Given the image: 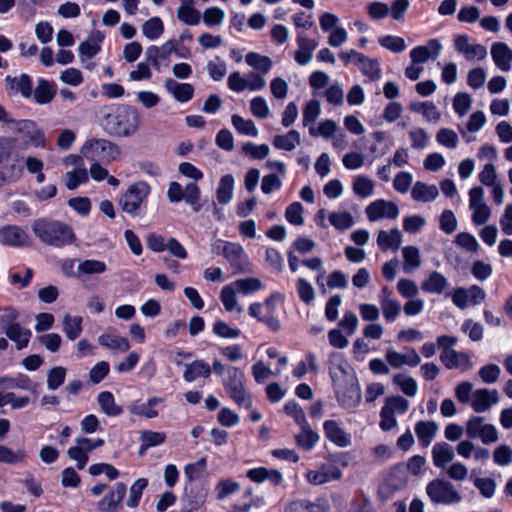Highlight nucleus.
<instances>
[{"label":"nucleus","mask_w":512,"mask_h":512,"mask_svg":"<svg viewBox=\"0 0 512 512\" xmlns=\"http://www.w3.org/2000/svg\"><path fill=\"white\" fill-rule=\"evenodd\" d=\"M4 81L9 95H20L24 99H30L32 97L33 82L28 74L22 73L14 77L8 75L5 77Z\"/></svg>","instance_id":"12"},{"label":"nucleus","mask_w":512,"mask_h":512,"mask_svg":"<svg viewBox=\"0 0 512 512\" xmlns=\"http://www.w3.org/2000/svg\"><path fill=\"white\" fill-rule=\"evenodd\" d=\"M243 380L244 372L238 367L229 366L226 370V375L222 380V384L226 392H229L234 388H239L242 386L244 384Z\"/></svg>","instance_id":"44"},{"label":"nucleus","mask_w":512,"mask_h":512,"mask_svg":"<svg viewBox=\"0 0 512 512\" xmlns=\"http://www.w3.org/2000/svg\"><path fill=\"white\" fill-rule=\"evenodd\" d=\"M432 460L437 468H445L448 463L454 459V450L451 445L446 442H438L432 447Z\"/></svg>","instance_id":"29"},{"label":"nucleus","mask_w":512,"mask_h":512,"mask_svg":"<svg viewBox=\"0 0 512 512\" xmlns=\"http://www.w3.org/2000/svg\"><path fill=\"white\" fill-rule=\"evenodd\" d=\"M240 489V484L231 479V478H225L218 481L215 487V491L217 494L218 500H224L228 496L234 494Z\"/></svg>","instance_id":"55"},{"label":"nucleus","mask_w":512,"mask_h":512,"mask_svg":"<svg viewBox=\"0 0 512 512\" xmlns=\"http://www.w3.org/2000/svg\"><path fill=\"white\" fill-rule=\"evenodd\" d=\"M82 321L81 316H70L66 314L63 317V331L69 340L73 341L81 335L83 330Z\"/></svg>","instance_id":"42"},{"label":"nucleus","mask_w":512,"mask_h":512,"mask_svg":"<svg viewBox=\"0 0 512 512\" xmlns=\"http://www.w3.org/2000/svg\"><path fill=\"white\" fill-rule=\"evenodd\" d=\"M87 181L88 173L85 168H75L65 174V185L69 190H74Z\"/></svg>","instance_id":"58"},{"label":"nucleus","mask_w":512,"mask_h":512,"mask_svg":"<svg viewBox=\"0 0 512 512\" xmlns=\"http://www.w3.org/2000/svg\"><path fill=\"white\" fill-rule=\"evenodd\" d=\"M6 336L15 343L16 348L21 350L27 347L32 336L30 329L22 327L19 323H11L5 329Z\"/></svg>","instance_id":"30"},{"label":"nucleus","mask_w":512,"mask_h":512,"mask_svg":"<svg viewBox=\"0 0 512 512\" xmlns=\"http://www.w3.org/2000/svg\"><path fill=\"white\" fill-rule=\"evenodd\" d=\"M207 489L203 484H186L182 496V511H197L206 501Z\"/></svg>","instance_id":"9"},{"label":"nucleus","mask_w":512,"mask_h":512,"mask_svg":"<svg viewBox=\"0 0 512 512\" xmlns=\"http://www.w3.org/2000/svg\"><path fill=\"white\" fill-rule=\"evenodd\" d=\"M441 51V44L438 40L432 39L426 45L417 46L410 52L414 64H422L429 59H436Z\"/></svg>","instance_id":"21"},{"label":"nucleus","mask_w":512,"mask_h":512,"mask_svg":"<svg viewBox=\"0 0 512 512\" xmlns=\"http://www.w3.org/2000/svg\"><path fill=\"white\" fill-rule=\"evenodd\" d=\"M385 358L387 363L395 369L401 368L403 365L416 367L421 362V358L414 348H410L405 354L399 353L395 350H388Z\"/></svg>","instance_id":"18"},{"label":"nucleus","mask_w":512,"mask_h":512,"mask_svg":"<svg viewBox=\"0 0 512 512\" xmlns=\"http://www.w3.org/2000/svg\"><path fill=\"white\" fill-rule=\"evenodd\" d=\"M285 512H324V510L320 504L302 499L291 502Z\"/></svg>","instance_id":"64"},{"label":"nucleus","mask_w":512,"mask_h":512,"mask_svg":"<svg viewBox=\"0 0 512 512\" xmlns=\"http://www.w3.org/2000/svg\"><path fill=\"white\" fill-rule=\"evenodd\" d=\"M212 331L215 335L224 339H237L241 335V330L231 327L221 319L215 320Z\"/></svg>","instance_id":"57"},{"label":"nucleus","mask_w":512,"mask_h":512,"mask_svg":"<svg viewBox=\"0 0 512 512\" xmlns=\"http://www.w3.org/2000/svg\"><path fill=\"white\" fill-rule=\"evenodd\" d=\"M246 63L254 69L266 74L272 67V61L269 57L255 52H249L246 55Z\"/></svg>","instance_id":"53"},{"label":"nucleus","mask_w":512,"mask_h":512,"mask_svg":"<svg viewBox=\"0 0 512 512\" xmlns=\"http://www.w3.org/2000/svg\"><path fill=\"white\" fill-rule=\"evenodd\" d=\"M29 236L24 229L17 225H5L0 228V244L9 247H24L28 245Z\"/></svg>","instance_id":"14"},{"label":"nucleus","mask_w":512,"mask_h":512,"mask_svg":"<svg viewBox=\"0 0 512 512\" xmlns=\"http://www.w3.org/2000/svg\"><path fill=\"white\" fill-rule=\"evenodd\" d=\"M438 195L439 191L435 185H428L421 181L415 182L411 190L412 198L419 202H432Z\"/></svg>","instance_id":"35"},{"label":"nucleus","mask_w":512,"mask_h":512,"mask_svg":"<svg viewBox=\"0 0 512 512\" xmlns=\"http://www.w3.org/2000/svg\"><path fill=\"white\" fill-rule=\"evenodd\" d=\"M383 408L391 413L405 414L409 409V401L402 396H388Z\"/></svg>","instance_id":"63"},{"label":"nucleus","mask_w":512,"mask_h":512,"mask_svg":"<svg viewBox=\"0 0 512 512\" xmlns=\"http://www.w3.org/2000/svg\"><path fill=\"white\" fill-rule=\"evenodd\" d=\"M178 19L186 25H197L201 20V14L191 5L182 4L177 10Z\"/></svg>","instance_id":"59"},{"label":"nucleus","mask_w":512,"mask_h":512,"mask_svg":"<svg viewBox=\"0 0 512 512\" xmlns=\"http://www.w3.org/2000/svg\"><path fill=\"white\" fill-rule=\"evenodd\" d=\"M325 437L337 447L345 448L351 445V434L346 432L337 421L326 420L323 423Z\"/></svg>","instance_id":"16"},{"label":"nucleus","mask_w":512,"mask_h":512,"mask_svg":"<svg viewBox=\"0 0 512 512\" xmlns=\"http://www.w3.org/2000/svg\"><path fill=\"white\" fill-rule=\"evenodd\" d=\"M231 122L240 134L256 137L259 133L255 123L251 119H244L240 115L234 114L231 117Z\"/></svg>","instance_id":"48"},{"label":"nucleus","mask_w":512,"mask_h":512,"mask_svg":"<svg viewBox=\"0 0 512 512\" xmlns=\"http://www.w3.org/2000/svg\"><path fill=\"white\" fill-rule=\"evenodd\" d=\"M353 192L361 197L368 198L373 195L374 183L373 181L364 175L357 176L353 181Z\"/></svg>","instance_id":"50"},{"label":"nucleus","mask_w":512,"mask_h":512,"mask_svg":"<svg viewBox=\"0 0 512 512\" xmlns=\"http://www.w3.org/2000/svg\"><path fill=\"white\" fill-rule=\"evenodd\" d=\"M356 65L371 80H378L381 77L380 65L375 59H370L363 55Z\"/></svg>","instance_id":"46"},{"label":"nucleus","mask_w":512,"mask_h":512,"mask_svg":"<svg viewBox=\"0 0 512 512\" xmlns=\"http://www.w3.org/2000/svg\"><path fill=\"white\" fill-rule=\"evenodd\" d=\"M300 433L295 435V442L297 446L304 451H311L318 443L320 436L317 432L312 430L309 423L300 426Z\"/></svg>","instance_id":"34"},{"label":"nucleus","mask_w":512,"mask_h":512,"mask_svg":"<svg viewBox=\"0 0 512 512\" xmlns=\"http://www.w3.org/2000/svg\"><path fill=\"white\" fill-rule=\"evenodd\" d=\"M16 139L0 136V187L18 181L23 168L14 157Z\"/></svg>","instance_id":"3"},{"label":"nucleus","mask_w":512,"mask_h":512,"mask_svg":"<svg viewBox=\"0 0 512 512\" xmlns=\"http://www.w3.org/2000/svg\"><path fill=\"white\" fill-rule=\"evenodd\" d=\"M32 231L45 245L62 248L76 241V235L71 226L50 218H39L33 221Z\"/></svg>","instance_id":"2"},{"label":"nucleus","mask_w":512,"mask_h":512,"mask_svg":"<svg viewBox=\"0 0 512 512\" xmlns=\"http://www.w3.org/2000/svg\"><path fill=\"white\" fill-rule=\"evenodd\" d=\"M222 253L235 271L243 272L247 269L249 259L244 248L239 243L225 242Z\"/></svg>","instance_id":"13"},{"label":"nucleus","mask_w":512,"mask_h":512,"mask_svg":"<svg viewBox=\"0 0 512 512\" xmlns=\"http://www.w3.org/2000/svg\"><path fill=\"white\" fill-rule=\"evenodd\" d=\"M305 478L312 485H323L331 481L340 480L342 478V471L336 465L323 463L319 470H308L305 473Z\"/></svg>","instance_id":"11"},{"label":"nucleus","mask_w":512,"mask_h":512,"mask_svg":"<svg viewBox=\"0 0 512 512\" xmlns=\"http://www.w3.org/2000/svg\"><path fill=\"white\" fill-rule=\"evenodd\" d=\"M98 343L110 350L124 353L129 350L130 344L127 338L111 333H104L98 337Z\"/></svg>","instance_id":"36"},{"label":"nucleus","mask_w":512,"mask_h":512,"mask_svg":"<svg viewBox=\"0 0 512 512\" xmlns=\"http://www.w3.org/2000/svg\"><path fill=\"white\" fill-rule=\"evenodd\" d=\"M438 429L439 426L435 421L420 420L416 422L414 431L419 445L423 448H427L435 438Z\"/></svg>","instance_id":"26"},{"label":"nucleus","mask_w":512,"mask_h":512,"mask_svg":"<svg viewBox=\"0 0 512 512\" xmlns=\"http://www.w3.org/2000/svg\"><path fill=\"white\" fill-rule=\"evenodd\" d=\"M236 293L237 290L232 284L224 286L221 290L220 298L225 310L228 312L236 310L238 313H241L243 311V308L238 305Z\"/></svg>","instance_id":"43"},{"label":"nucleus","mask_w":512,"mask_h":512,"mask_svg":"<svg viewBox=\"0 0 512 512\" xmlns=\"http://www.w3.org/2000/svg\"><path fill=\"white\" fill-rule=\"evenodd\" d=\"M140 115L130 105L110 104L100 108V126L110 136L130 137L140 127Z\"/></svg>","instance_id":"1"},{"label":"nucleus","mask_w":512,"mask_h":512,"mask_svg":"<svg viewBox=\"0 0 512 512\" xmlns=\"http://www.w3.org/2000/svg\"><path fill=\"white\" fill-rule=\"evenodd\" d=\"M491 55L495 65L502 71L511 69L512 50L504 43H495L491 47Z\"/></svg>","instance_id":"28"},{"label":"nucleus","mask_w":512,"mask_h":512,"mask_svg":"<svg viewBox=\"0 0 512 512\" xmlns=\"http://www.w3.org/2000/svg\"><path fill=\"white\" fill-rule=\"evenodd\" d=\"M210 375L211 367L203 359H197L184 365L183 378L188 383L194 382L198 378H209Z\"/></svg>","instance_id":"25"},{"label":"nucleus","mask_w":512,"mask_h":512,"mask_svg":"<svg viewBox=\"0 0 512 512\" xmlns=\"http://www.w3.org/2000/svg\"><path fill=\"white\" fill-rule=\"evenodd\" d=\"M26 459V452L23 449L13 451L7 446L0 445V463L4 464H18L24 462Z\"/></svg>","instance_id":"54"},{"label":"nucleus","mask_w":512,"mask_h":512,"mask_svg":"<svg viewBox=\"0 0 512 512\" xmlns=\"http://www.w3.org/2000/svg\"><path fill=\"white\" fill-rule=\"evenodd\" d=\"M66 379V369L62 366L52 367L47 373V389L54 391L58 389Z\"/></svg>","instance_id":"60"},{"label":"nucleus","mask_w":512,"mask_h":512,"mask_svg":"<svg viewBox=\"0 0 512 512\" xmlns=\"http://www.w3.org/2000/svg\"><path fill=\"white\" fill-rule=\"evenodd\" d=\"M440 360L447 369H461L462 371H469L473 368V363L470 356L466 352H459L452 350L440 354Z\"/></svg>","instance_id":"20"},{"label":"nucleus","mask_w":512,"mask_h":512,"mask_svg":"<svg viewBox=\"0 0 512 512\" xmlns=\"http://www.w3.org/2000/svg\"><path fill=\"white\" fill-rule=\"evenodd\" d=\"M403 269L406 273H411L421 265L419 249L415 246H406L402 249Z\"/></svg>","instance_id":"45"},{"label":"nucleus","mask_w":512,"mask_h":512,"mask_svg":"<svg viewBox=\"0 0 512 512\" xmlns=\"http://www.w3.org/2000/svg\"><path fill=\"white\" fill-rule=\"evenodd\" d=\"M246 476L255 483H262L269 481L274 486H278L283 481V476L280 471L276 469H268L266 467H258L249 469Z\"/></svg>","instance_id":"27"},{"label":"nucleus","mask_w":512,"mask_h":512,"mask_svg":"<svg viewBox=\"0 0 512 512\" xmlns=\"http://www.w3.org/2000/svg\"><path fill=\"white\" fill-rule=\"evenodd\" d=\"M207 462L205 457H201L196 462L188 463L184 467V475L187 484H194L193 481L200 478L203 471L206 469Z\"/></svg>","instance_id":"51"},{"label":"nucleus","mask_w":512,"mask_h":512,"mask_svg":"<svg viewBox=\"0 0 512 512\" xmlns=\"http://www.w3.org/2000/svg\"><path fill=\"white\" fill-rule=\"evenodd\" d=\"M33 386V381L25 374L0 378V390L21 389L29 391L32 390Z\"/></svg>","instance_id":"40"},{"label":"nucleus","mask_w":512,"mask_h":512,"mask_svg":"<svg viewBox=\"0 0 512 512\" xmlns=\"http://www.w3.org/2000/svg\"><path fill=\"white\" fill-rule=\"evenodd\" d=\"M14 132L19 134L23 147L33 146L35 148H44L46 145V137L44 132L38 128L33 120L22 119L17 120L14 124Z\"/></svg>","instance_id":"7"},{"label":"nucleus","mask_w":512,"mask_h":512,"mask_svg":"<svg viewBox=\"0 0 512 512\" xmlns=\"http://www.w3.org/2000/svg\"><path fill=\"white\" fill-rule=\"evenodd\" d=\"M328 364L330 378L333 386H336L339 382L340 376L347 374V363L342 354L333 352L329 355Z\"/></svg>","instance_id":"39"},{"label":"nucleus","mask_w":512,"mask_h":512,"mask_svg":"<svg viewBox=\"0 0 512 512\" xmlns=\"http://www.w3.org/2000/svg\"><path fill=\"white\" fill-rule=\"evenodd\" d=\"M499 402V393L496 389H477L473 392L471 407L476 413H483Z\"/></svg>","instance_id":"15"},{"label":"nucleus","mask_w":512,"mask_h":512,"mask_svg":"<svg viewBox=\"0 0 512 512\" xmlns=\"http://www.w3.org/2000/svg\"><path fill=\"white\" fill-rule=\"evenodd\" d=\"M127 487L123 482H116L112 490L98 502L102 512H116L126 495Z\"/></svg>","instance_id":"17"},{"label":"nucleus","mask_w":512,"mask_h":512,"mask_svg":"<svg viewBox=\"0 0 512 512\" xmlns=\"http://www.w3.org/2000/svg\"><path fill=\"white\" fill-rule=\"evenodd\" d=\"M107 270L105 262L96 259H86L80 261L77 270L76 278L84 280L87 276L102 274Z\"/></svg>","instance_id":"33"},{"label":"nucleus","mask_w":512,"mask_h":512,"mask_svg":"<svg viewBox=\"0 0 512 512\" xmlns=\"http://www.w3.org/2000/svg\"><path fill=\"white\" fill-rule=\"evenodd\" d=\"M202 18L207 28L214 29L222 24L225 12L219 7H209L204 11Z\"/></svg>","instance_id":"52"},{"label":"nucleus","mask_w":512,"mask_h":512,"mask_svg":"<svg viewBox=\"0 0 512 512\" xmlns=\"http://www.w3.org/2000/svg\"><path fill=\"white\" fill-rule=\"evenodd\" d=\"M301 137L297 130H290L284 135H276L273 138L272 144L279 150L292 151L300 145Z\"/></svg>","instance_id":"38"},{"label":"nucleus","mask_w":512,"mask_h":512,"mask_svg":"<svg viewBox=\"0 0 512 512\" xmlns=\"http://www.w3.org/2000/svg\"><path fill=\"white\" fill-rule=\"evenodd\" d=\"M150 192L149 184L144 181L132 184L119 199L122 210L132 217L140 216L146 208Z\"/></svg>","instance_id":"4"},{"label":"nucleus","mask_w":512,"mask_h":512,"mask_svg":"<svg viewBox=\"0 0 512 512\" xmlns=\"http://www.w3.org/2000/svg\"><path fill=\"white\" fill-rule=\"evenodd\" d=\"M393 383L400 387L401 391L409 397H413L417 394L418 384L416 380L410 376H404L402 374H396L393 377Z\"/></svg>","instance_id":"56"},{"label":"nucleus","mask_w":512,"mask_h":512,"mask_svg":"<svg viewBox=\"0 0 512 512\" xmlns=\"http://www.w3.org/2000/svg\"><path fill=\"white\" fill-rule=\"evenodd\" d=\"M57 93V86L54 82L48 81L44 78H38L37 85L33 89L34 101L39 105L50 103Z\"/></svg>","instance_id":"24"},{"label":"nucleus","mask_w":512,"mask_h":512,"mask_svg":"<svg viewBox=\"0 0 512 512\" xmlns=\"http://www.w3.org/2000/svg\"><path fill=\"white\" fill-rule=\"evenodd\" d=\"M238 293L249 295L263 288L262 282L255 277L237 279L232 283Z\"/></svg>","instance_id":"47"},{"label":"nucleus","mask_w":512,"mask_h":512,"mask_svg":"<svg viewBox=\"0 0 512 512\" xmlns=\"http://www.w3.org/2000/svg\"><path fill=\"white\" fill-rule=\"evenodd\" d=\"M365 213L368 219L374 222L382 218L396 219L399 215V209L394 202L377 199L365 208Z\"/></svg>","instance_id":"10"},{"label":"nucleus","mask_w":512,"mask_h":512,"mask_svg":"<svg viewBox=\"0 0 512 512\" xmlns=\"http://www.w3.org/2000/svg\"><path fill=\"white\" fill-rule=\"evenodd\" d=\"M148 486V479L146 478H138L131 485L129 490V497L126 501V505L130 508H136L139 505L140 499L142 497L143 491Z\"/></svg>","instance_id":"49"},{"label":"nucleus","mask_w":512,"mask_h":512,"mask_svg":"<svg viewBox=\"0 0 512 512\" xmlns=\"http://www.w3.org/2000/svg\"><path fill=\"white\" fill-rule=\"evenodd\" d=\"M436 141L439 145L448 149H455L458 145L457 133L449 128H441L436 134Z\"/></svg>","instance_id":"62"},{"label":"nucleus","mask_w":512,"mask_h":512,"mask_svg":"<svg viewBox=\"0 0 512 512\" xmlns=\"http://www.w3.org/2000/svg\"><path fill=\"white\" fill-rule=\"evenodd\" d=\"M382 314L386 322H394L401 312V304L396 299L383 300L380 303Z\"/></svg>","instance_id":"61"},{"label":"nucleus","mask_w":512,"mask_h":512,"mask_svg":"<svg viewBox=\"0 0 512 512\" xmlns=\"http://www.w3.org/2000/svg\"><path fill=\"white\" fill-rule=\"evenodd\" d=\"M426 494L433 504L454 505L462 500L454 485L440 478L433 479L426 485Z\"/></svg>","instance_id":"6"},{"label":"nucleus","mask_w":512,"mask_h":512,"mask_svg":"<svg viewBox=\"0 0 512 512\" xmlns=\"http://www.w3.org/2000/svg\"><path fill=\"white\" fill-rule=\"evenodd\" d=\"M448 286V279L442 273L433 271L428 278L422 282L421 289L431 294H442Z\"/></svg>","instance_id":"31"},{"label":"nucleus","mask_w":512,"mask_h":512,"mask_svg":"<svg viewBox=\"0 0 512 512\" xmlns=\"http://www.w3.org/2000/svg\"><path fill=\"white\" fill-rule=\"evenodd\" d=\"M164 87L166 91L180 103H186L194 96V87L189 83H180L169 78L165 80Z\"/></svg>","instance_id":"22"},{"label":"nucleus","mask_w":512,"mask_h":512,"mask_svg":"<svg viewBox=\"0 0 512 512\" xmlns=\"http://www.w3.org/2000/svg\"><path fill=\"white\" fill-rule=\"evenodd\" d=\"M298 49L295 51L294 58L299 65H307L313 58V52L318 46V42L307 36L299 34L297 37Z\"/></svg>","instance_id":"19"},{"label":"nucleus","mask_w":512,"mask_h":512,"mask_svg":"<svg viewBox=\"0 0 512 512\" xmlns=\"http://www.w3.org/2000/svg\"><path fill=\"white\" fill-rule=\"evenodd\" d=\"M402 242V235L397 228L390 231L381 230L377 236V244L382 251L394 250L396 251Z\"/></svg>","instance_id":"32"},{"label":"nucleus","mask_w":512,"mask_h":512,"mask_svg":"<svg viewBox=\"0 0 512 512\" xmlns=\"http://www.w3.org/2000/svg\"><path fill=\"white\" fill-rule=\"evenodd\" d=\"M81 154L92 162L109 163L118 157L120 150L115 143L108 139L90 138L82 146Z\"/></svg>","instance_id":"5"},{"label":"nucleus","mask_w":512,"mask_h":512,"mask_svg":"<svg viewBox=\"0 0 512 512\" xmlns=\"http://www.w3.org/2000/svg\"><path fill=\"white\" fill-rule=\"evenodd\" d=\"M162 402L163 399L160 397H150L146 403L136 400L127 406V410L132 415L152 419L158 416V411L154 407Z\"/></svg>","instance_id":"23"},{"label":"nucleus","mask_w":512,"mask_h":512,"mask_svg":"<svg viewBox=\"0 0 512 512\" xmlns=\"http://www.w3.org/2000/svg\"><path fill=\"white\" fill-rule=\"evenodd\" d=\"M101 411L109 416L116 417L122 413V407L116 404L114 395L109 391H102L97 396Z\"/></svg>","instance_id":"37"},{"label":"nucleus","mask_w":512,"mask_h":512,"mask_svg":"<svg viewBox=\"0 0 512 512\" xmlns=\"http://www.w3.org/2000/svg\"><path fill=\"white\" fill-rule=\"evenodd\" d=\"M334 389L337 402L342 408L350 410L359 406L362 393L356 378L349 380L344 387L338 382Z\"/></svg>","instance_id":"8"},{"label":"nucleus","mask_w":512,"mask_h":512,"mask_svg":"<svg viewBox=\"0 0 512 512\" xmlns=\"http://www.w3.org/2000/svg\"><path fill=\"white\" fill-rule=\"evenodd\" d=\"M234 177L232 174H226L221 177L216 196L220 204L226 205L233 199Z\"/></svg>","instance_id":"41"}]
</instances>
